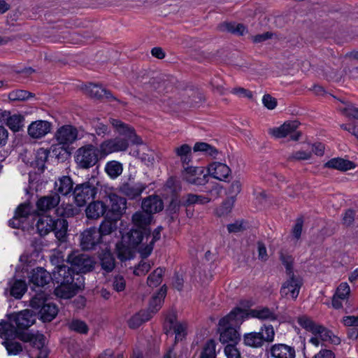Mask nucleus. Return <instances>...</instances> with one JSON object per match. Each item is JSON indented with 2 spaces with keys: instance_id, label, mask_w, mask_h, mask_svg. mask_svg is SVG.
Wrapping results in <instances>:
<instances>
[{
  "instance_id": "f257e3e1",
  "label": "nucleus",
  "mask_w": 358,
  "mask_h": 358,
  "mask_svg": "<svg viewBox=\"0 0 358 358\" xmlns=\"http://www.w3.org/2000/svg\"><path fill=\"white\" fill-rule=\"evenodd\" d=\"M110 124L123 138L117 137L103 141L98 148L101 158L109 154L124 151L129 146V141L134 144H143L142 139L136 134L134 130L117 119H110Z\"/></svg>"
},
{
  "instance_id": "f03ea898",
  "label": "nucleus",
  "mask_w": 358,
  "mask_h": 358,
  "mask_svg": "<svg viewBox=\"0 0 358 358\" xmlns=\"http://www.w3.org/2000/svg\"><path fill=\"white\" fill-rule=\"evenodd\" d=\"M35 315L29 310H24L13 313L8 317V321L0 322V337L2 338H16L26 333L20 331L27 329L35 322Z\"/></svg>"
},
{
  "instance_id": "7ed1b4c3",
  "label": "nucleus",
  "mask_w": 358,
  "mask_h": 358,
  "mask_svg": "<svg viewBox=\"0 0 358 358\" xmlns=\"http://www.w3.org/2000/svg\"><path fill=\"white\" fill-rule=\"evenodd\" d=\"M246 315V310L241 308H235L227 316L219 321L220 333V341L223 343L236 341L239 339V334L235 327L240 325Z\"/></svg>"
},
{
  "instance_id": "20e7f679",
  "label": "nucleus",
  "mask_w": 358,
  "mask_h": 358,
  "mask_svg": "<svg viewBox=\"0 0 358 358\" xmlns=\"http://www.w3.org/2000/svg\"><path fill=\"white\" fill-rule=\"evenodd\" d=\"M275 338V331L272 325L264 324L261 327L259 331H252L245 334L243 343L249 347L259 348L266 343H271Z\"/></svg>"
},
{
  "instance_id": "39448f33",
  "label": "nucleus",
  "mask_w": 358,
  "mask_h": 358,
  "mask_svg": "<svg viewBox=\"0 0 358 358\" xmlns=\"http://www.w3.org/2000/svg\"><path fill=\"white\" fill-rule=\"evenodd\" d=\"M74 158L77 166L83 169L95 166L101 159L98 148L92 144L79 148L75 152Z\"/></svg>"
},
{
  "instance_id": "423d86ee",
  "label": "nucleus",
  "mask_w": 358,
  "mask_h": 358,
  "mask_svg": "<svg viewBox=\"0 0 358 358\" xmlns=\"http://www.w3.org/2000/svg\"><path fill=\"white\" fill-rule=\"evenodd\" d=\"M45 294L43 292L36 294L31 300V306L34 309H40L39 314L43 322L52 321L57 315V307L50 303H45Z\"/></svg>"
},
{
  "instance_id": "0eeeda50",
  "label": "nucleus",
  "mask_w": 358,
  "mask_h": 358,
  "mask_svg": "<svg viewBox=\"0 0 358 358\" xmlns=\"http://www.w3.org/2000/svg\"><path fill=\"white\" fill-rule=\"evenodd\" d=\"M68 262L72 270L77 273H87L92 271L94 266V260L87 255L73 252L68 256Z\"/></svg>"
},
{
  "instance_id": "6e6552de",
  "label": "nucleus",
  "mask_w": 358,
  "mask_h": 358,
  "mask_svg": "<svg viewBox=\"0 0 358 358\" xmlns=\"http://www.w3.org/2000/svg\"><path fill=\"white\" fill-rule=\"evenodd\" d=\"M182 180L191 185H203L208 182V174L203 166H188L182 171Z\"/></svg>"
},
{
  "instance_id": "1a4fd4ad",
  "label": "nucleus",
  "mask_w": 358,
  "mask_h": 358,
  "mask_svg": "<svg viewBox=\"0 0 358 358\" xmlns=\"http://www.w3.org/2000/svg\"><path fill=\"white\" fill-rule=\"evenodd\" d=\"M221 192V188L219 186H214L208 192L207 195H198L194 194H187L182 196L181 205L189 206L194 204H206L214 199L219 196Z\"/></svg>"
},
{
  "instance_id": "9d476101",
  "label": "nucleus",
  "mask_w": 358,
  "mask_h": 358,
  "mask_svg": "<svg viewBox=\"0 0 358 358\" xmlns=\"http://www.w3.org/2000/svg\"><path fill=\"white\" fill-rule=\"evenodd\" d=\"M299 126L298 121H287L280 127L270 129L269 134L278 138L289 136L292 140L297 141L301 135V132L297 131Z\"/></svg>"
},
{
  "instance_id": "9b49d317",
  "label": "nucleus",
  "mask_w": 358,
  "mask_h": 358,
  "mask_svg": "<svg viewBox=\"0 0 358 358\" xmlns=\"http://www.w3.org/2000/svg\"><path fill=\"white\" fill-rule=\"evenodd\" d=\"M96 194V188L88 182L76 185L73 190L75 201L78 206H84L87 201L94 198Z\"/></svg>"
},
{
  "instance_id": "f8f14e48",
  "label": "nucleus",
  "mask_w": 358,
  "mask_h": 358,
  "mask_svg": "<svg viewBox=\"0 0 358 358\" xmlns=\"http://www.w3.org/2000/svg\"><path fill=\"white\" fill-rule=\"evenodd\" d=\"M20 339L29 343L30 345L38 350L37 358H45L48 355L47 349L45 347V337L43 334L36 332V334H25L20 336Z\"/></svg>"
},
{
  "instance_id": "ddd939ff",
  "label": "nucleus",
  "mask_w": 358,
  "mask_h": 358,
  "mask_svg": "<svg viewBox=\"0 0 358 358\" xmlns=\"http://www.w3.org/2000/svg\"><path fill=\"white\" fill-rule=\"evenodd\" d=\"M287 279L283 282L280 294L282 297L296 299L302 285V280L295 275H287Z\"/></svg>"
},
{
  "instance_id": "4468645a",
  "label": "nucleus",
  "mask_w": 358,
  "mask_h": 358,
  "mask_svg": "<svg viewBox=\"0 0 358 358\" xmlns=\"http://www.w3.org/2000/svg\"><path fill=\"white\" fill-rule=\"evenodd\" d=\"M34 215L31 213V208L28 204H21L17 208L15 215L9 220V225L13 228L26 227L25 223L33 220Z\"/></svg>"
},
{
  "instance_id": "2eb2a0df",
  "label": "nucleus",
  "mask_w": 358,
  "mask_h": 358,
  "mask_svg": "<svg viewBox=\"0 0 358 358\" xmlns=\"http://www.w3.org/2000/svg\"><path fill=\"white\" fill-rule=\"evenodd\" d=\"M101 243H103V241L95 227H90L80 234V246L83 250H92Z\"/></svg>"
},
{
  "instance_id": "dca6fc26",
  "label": "nucleus",
  "mask_w": 358,
  "mask_h": 358,
  "mask_svg": "<svg viewBox=\"0 0 358 358\" xmlns=\"http://www.w3.org/2000/svg\"><path fill=\"white\" fill-rule=\"evenodd\" d=\"M84 287L83 282H73L59 284L55 289L57 296L62 299H70Z\"/></svg>"
},
{
  "instance_id": "f3484780",
  "label": "nucleus",
  "mask_w": 358,
  "mask_h": 358,
  "mask_svg": "<svg viewBox=\"0 0 358 358\" xmlns=\"http://www.w3.org/2000/svg\"><path fill=\"white\" fill-rule=\"evenodd\" d=\"M74 273L72 268H69L66 265H58L57 266L53 271L52 275V280L56 282L57 284H64L65 282H73L74 278L73 274Z\"/></svg>"
},
{
  "instance_id": "a211bd4d",
  "label": "nucleus",
  "mask_w": 358,
  "mask_h": 358,
  "mask_svg": "<svg viewBox=\"0 0 358 358\" xmlns=\"http://www.w3.org/2000/svg\"><path fill=\"white\" fill-rule=\"evenodd\" d=\"M350 293V288L347 282L341 283L337 287L332 298V306L335 309L343 308V303H347Z\"/></svg>"
},
{
  "instance_id": "6ab92c4d",
  "label": "nucleus",
  "mask_w": 358,
  "mask_h": 358,
  "mask_svg": "<svg viewBox=\"0 0 358 358\" xmlns=\"http://www.w3.org/2000/svg\"><path fill=\"white\" fill-rule=\"evenodd\" d=\"M268 353L271 358H294L296 355L294 348L284 343L272 345Z\"/></svg>"
},
{
  "instance_id": "aec40b11",
  "label": "nucleus",
  "mask_w": 358,
  "mask_h": 358,
  "mask_svg": "<svg viewBox=\"0 0 358 358\" xmlns=\"http://www.w3.org/2000/svg\"><path fill=\"white\" fill-rule=\"evenodd\" d=\"M78 138V131L71 125H65L58 129L56 134L57 141L59 144L69 145L73 143Z\"/></svg>"
},
{
  "instance_id": "412c9836",
  "label": "nucleus",
  "mask_w": 358,
  "mask_h": 358,
  "mask_svg": "<svg viewBox=\"0 0 358 358\" xmlns=\"http://www.w3.org/2000/svg\"><path fill=\"white\" fill-rule=\"evenodd\" d=\"M208 172L213 178L219 180H224L229 176L231 169L226 164L214 162L208 165Z\"/></svg>"
},
{
  "instance_id": "4be33fe9",
  "label": "nucleus",
  "mask_w": 358,
  "mask_h": 358,
  "mask_svg": "<svg viewBox=\"0 0 358 358\" xmlns=\"http://www.w3.org/2000/svg\"><path fill=\"white\" fill-rule=\"evenodd\" d=\"M29 281L38 287H43L51 280L52 275L41 267L33 269L28 275Z\"/></svg>"
},
{
  "instance_id": "5701e85b",
  "label": "nucleus",
  "mask_w": 358,
  "mask_h": 358,
  "mask_svg": "<svg viewBox=\"0 0 358 358\" xmlns=\"http://www.w3.org/2000/svg\"><path fill=\"white\" fill-rule=\"evenodd\" d=\"M161 231L162 227H159L155 229L152 234L149 233L148 231H144L146 245L145 248L141 247L140 248L139 253L141 257L146 258L151 254L155 243L160 238Z\"/></svg>"
},
{
  "instance_id": "b1692460",
  "label": "nucleus",
  "mask_w": 358,
  "mask_h": 358,
  "mask_svg": "<svg viewBox=\"0 0 358 358\" xmlns=\"http://www.w3.org/2000/svg\"><path fill=\"white\" fill-rule=\"evenodd\" d=\"M51 124L48 121L37 120L32 122L28 127V133L34 138H40L50 131Z\"/></svg>"
},
{
  "instance_id": "393cba45",
  "label": "nucleus",
  "mask_w": 358,
  "mask_h": 358,
  "mask_svg": "<svg viewBox=\"0 0 358 358\" xmlns=\"http://www.w3.org/2000/svg\"><path fill=\"white\" fill-rule=\"evenodd\" d=\"M259 319L260 320L275 321L278 319V315L274 310L267 307H259L246 312L245 318L248 317Z\"/></svg>"
},
{
  "instance_id": "a878e982",
  "label": "nucleus",
  "mask_w": 358,
  "mask_h": 358,
  "mask_svg": "<svg viewBox=\"0 0 358 358\" xmlns=\"http://www.w3.org/2000/svg\"><path fill=\"white\" fill-rule=\"evenodd\" d=\"M50 152L44 148H40L34 153V159L30 166L34 169L36 173H42L45 169V162Z\"/></svg>"
},
{
  "instance_id": "bb28decb",
  "label": "nucleus",
  "mask_w": 358,
  "mask_h": 358,
  "mask_svg": "<svg viewBox=\"0 0 358 358\" xmlns=\"http://www.w3.org/2000/svg\"><path fill=\"white\" fill-rule=\"evenodd\" d=\"M164 208L162 200L158 196H149L142 202V208L152 215Z\"/></svg>"
},
{
  "instance_id": "cd10ccee",
  "label": "nucleus",
  "mask_w": 358,
  "mask_h": 358,
  "mask_svg": "<svg viewBox=\"0 0 358 358\" xmlns=\"http://www.w3.org/2000/svg\"><path fill=\"white\" fill-rule=\"evenodd\" d=\"M146 188L147 185L142 182H137L134 185L126 183L120 187V192L129 199H134L140 196Z\"/></svg>"
},
{
  "instance_id": "c85d7f7f",
  "label": "nucleus",
  "mask_w": 358,
  "mask_h": 358,
  "mask_svg": "<svg viewBox=\"0 0 358 358\" xmlns=\"http://www.w3.org/2000/svg\"><path fill=\"white\" fill-rule=\"evenodd\" d=\"M60 201V196L57 194H50L40 198L36 206L39 210L48 211L55 208Z\"/></svg>"
},
{
  "instance_id": "c756f323",
  "label": "nucleus",
  "mask_w": 358,
  "mask_h": 358,
  "mask_svg": "<svg viewBox=\"0 0 358 358\" xmlns=\"http://www.w3.org/2000/svg\"><path fill=\"white\" fill-rule=\"evenodd\" d=\"M128 243L132 248H137L139 252L141 247L145 248V235L144 231L140 229H131L127 234Z\"/></svg>"
},
{
  "instance_id": "7c9ffc66",
  "label": "nucleus",
  "mask_w": 358,
  "mask_h": 358,
  "mask_svg": "<svg viewBox=\"0 0 358 358\" xmlns=\"http://www.w3.org/2000/svg\"><path fill=\"white\" fill-rule=\"evenodd\" d=\"M85 91L87 95L92 98L106 99H110L113 98L110 92L96 84L90 83L88 85H86Z\"/></svg>"
},
{
  "instance_id": "2f4dec72",
  "label": "nucleus",
  "mask_w": 358,
  "mask_h": 358,
  "mask_svg": "<svg viewBox=\"0 0 358 358\" xmlns=\"http://www.w3.org/2000/svg\"><path fill=\"white\" fill-rule=\"evenodd\" d=\"M106 210V206L102 201H96L90 203L86 210L85 213L88 218L97 219L102 216Z\"/></svg>"
},
{
  "instance_id": "473e14b6",
  "label": "nucleus",
  "mask_w": 358,
  "mask_h": 358,
  "mask_svg": "<svg viewBox=\"0 0 358 358\" xmlns=\"http://www.w3.org/2000/svg\"><path fill=\"white\" fill-rule=\"evenodd\" d=\"M73 182L69 176H62L55 182V190L56 194L63 196L68 195L73 190Z\"/></svg>"
},
{
  "instance_id": "72a5a7b5",
  "label": "nucleus",
  "mask_w": 358,
  "mask_h": 358,
  "mask_svg": "<svg viewBox=\"0 0 358 358\" xmlns=\"http://www.w3.org/2000/svg\"><path fill=\"white\" fill-rule=\"evenodd\" d=\"M36 227L41 236H45L52 231L54 227V219L48 215L38 217Z\"/></svg>"
},
{
  "instance_id": "f704fd0d",
  "label": "nucleus",
  "mask_w": 358,
  "mask_h": 358,
  "mask_svg": "<svg viewBox=\"0 0 358 358\" xmlns=\"http://www.w3.org/2000/svg\"><path fill=\"white\" fill-rule=\"evenodd\" d=\"M324 166L342 171L351 170L355 167L352 162L339 157L330 159L324 164Z\"/></svg>"
},
{
  "instance_id": "c9c22d12",
  "label": "nucleus",
  "mask_w": 358,
  "mask_h": 358,
  "mask_svg": "<svg viewBox=\"0 0 358 358\" xmlns=\"http://www.w3.org/2000/svg\"><path fill=\"white\" fill-rule=\"evenodd\" d=\"M152 215L145 211H138L132 216L134 224L143 231H147V227L150 224Z\"/></svg>"
},
{
  "instance_id": "e433bc0d",
  "label": "nucleus",
  "mask_w": 358,
  "mask_h": 358,
  "mask_svg": "<svg viewBox=\"0 0 358 358\" xmlns=\"http://www.w3.org/2000/svg\"><path fill=\"white\" fill-rule=\"evenodd\" d=\"M109 199L111 211L116 215H122L127 208L126 199L115 194H110Z\"/></svg>"
},
{
  "instance_id": "4c0bfd02",
  "label": "nucleus",
  "mask_w": 358,
  "mask_h": 358,
  "mask_svg": "<svg viewBox=\"0 0 358 358\" xmlns=\"http://www.w3.org/2000/svg\"><path fill=\"white\" fill-rule=\"evenodd\" d=\"M315 336H318L322 341L335 345L341 343V338L331 330L323 326H320Z\"/></svg>"
},
{
  "instance_id": "58836bf2",
  "label": "nucleus",
  "mask_w": 358,
  "mask_h": 358,
  "mask_svg": "<svg viewBox=\"0 0 358 358\" xmlns=\"http://www.w3.org/2000/svg\"><path fill=\"white\" fill-rule=\"evenodd\" d=\"M166 294V287L163 286L161 287L157 295L154 296L151 299L149 304L148 311L147 312L150 313L151 315L157 313L162 307Z\"/></svg>"
},
{
  "instance_id": "ea45409f",
  "label": "nucleus",
  "mask_w": 358,
  "mask_h": 358,
  "mask_svg": "<svg viewBox=\"0 0 358 358\" xmlns=\"http://www.w3.org/2000/svg\"><path fill=\"white\" fill-rule=\"evenodd\" d=\"M68 230V222L64 218L54 219V227L52 231L55 232L56 238L60 241H64Z\"/></svg>"
},
{
  "instance_id": "a19ab883",
  "label": "nucleus",
  "mask_w": 358,
  "mask_h": 358,
  "mask_svg": "<svg viewBox=\"0 0 358 358\" xmlns=\"http://www.w3.org/2000/svg\"><path fill=\"white\" fill-rule=\"evenodd\" d=\"M221 31H226L237 36H243L248 32L247 28L243 24L236 22H224L220 25Z\"/></svg>"
},
{
  "instance_id": "79ce46f5",
  "label": "nucleus",
  "mask_w": 358,
  "mask_h": 358,
  "mask_svg": "<svg viewBox=\"0 0 358 358\" xmlns=\"http://www.w3.org/2000/svg\"><path fill=\"white\" fill-rule=\"evenodd\" d=\"M117 229V224L115 221L110 220H104L100 224L99 228L97 229L100 237L104 242L108 236H110Z\"/></svg>"
},
{
  "instance_id": "37998d69",
  "label": "nucleus",
  "mask_w": 358,
  "mask_h": 358,
  "mask_svg": "<svg viewBox=\"0 0 358 358\" xmlns=\"http://www.w3.org/2000/svg\"><path fill=\"white\" fill-rule=\"evenodd\" d=\"M174 152L183 165L188 164L192 160V148L187 144L175 148Z\"/></svg>"
},
{
  "instance_id": "c03bdc74",
  "label": "nucleus",
  "mask_w": 358,
  "mask_h": 358,
  "mask_svg": "<svg viewBox=\"0 0 358 358\" xmlns=\"http://www.w3.org/2000/svg\"><path fill=\"white\" fill-rule=\"evenodd\" d=\"M27 287L24 280H15L10 283V295L15 299H20L27 291Z\"/></svg>"
},
{
  "instance_id": "a18cd8bd",
  "label": "nucleus",
  "mask_w": 358,
  "mask_h": 358,
  "mask_svg": "<svg viewBox=\"0 0 358 358\" xmlns=\"http://www.w3.org/2000/svg\"><path fill=\"white\" fill-rule=\"evenodd\" d=\"M152 315L147 311H141L133 315L128 321V325L131 329L139 327L143 322L149 320Z\"/></svg>"
},
{
  "instance_id": "49530a36",
  "label": "nucleus",
  "mask_w": 358,
  "mask_h": 358,
  "mask_svg": "<svg viewBox=\"0 0 358 358\" xmlns=\"http://www.w3.org/2000/svg\"><path fill=\"white\" fill-rule=\"evenodd\" d=\"M101 268L106 272H110L115 267V258L109 250L100 255Z\"/></svg>"
},
{
  "instance_id": "de8ad7c7",
  "label": "nucleus",
  "mask_w": 358,
  "mask_h": 358,
  "mask_svg": "<svg viewBox=\"0 0 358 358\" xmlns=\"http://www.w3.org/2000/svg\"><path fill=\"white\" fill-rule=\"evenodd\" d=\"M193 150L194 152H203L213 158H215L218 154V150L215 147L204 142L196 143L193 147Z\"/></svg>"
},
{
  "instance_id": "09e8293b",
  "label": "nucleus",
  "mask_w": 358,
  "mask_h": 358,
  "mask_svg": "<svg viewBox=\"0 0 358 358\" xmlns=\"http://www.w3.org/2000/svg\"><path fill=\"white\" fill-rule=\"evenodd\" d=\"M193 150L194 152H203L213 158H215L218 154V150L215 147L204 142L196 143L193 147Z\"/></svg>"
},
{
  "instance_id": "8fccbe9b",
  "label": "nucleus",
  "mask_w": 358,
  "mask_h": 358,
  "mask_svg": "<svg viewBox=\"0 0 358 358\" xmlns=\"http://www.w3.org/2000/svg\"><path fill=\"white\" fill-rule=\"evenodd\" d=\"M216 343L210 339L208 340L203 345L199 358H216Z\"/></svg>"
},
{
  "instance_id": "3c124183",
  "label": "nucleus",
  "mask_w": 358,
  "mask_h": 358,
  "mask_svg": "<svg viewBox=\"0 0 358 358\" xmlns=\"http://www.w3.org/2000/svg\"><path fill=\"white\" fill-rule=\"evenodd\" d=\"M105 171L111 178H116L122 174L123 169L121 163L111 161L106 164Z\"/></svg>"
},
{
  "instance_id": "603ef678",
  "label": "nucleus",
  "mask_w": 358,
  "mask_h": 358,
  "mask_svg": "<svg viewBox=\"0 0 358 358\" xmlns=\"http://www.w3.org/2000/svg\"><path fill=\"white\" fill-rule=\"evenodd\" d=\"M297 321L301 327H302L307 331H310L314 335H315L317 331H319L318 329L321 326L316 324L310 317L305 315L299 317Z\"/></svg>"
},
{
  "instance_id": "864d4df0",
  "label": "nucleus",
  "mask_w": 358,
  "mask_h": 358,
  "mask_svg": "<svg viewBox=\"0 0 358 358\" xmlns=\"http://www.w3.org/2000/svg\"><path fill=\"white\" fill-rule=\"evenodd\" d=\"M23 116L14 114L8 117L6 124L12 131H18L23 127Z\"/></svg>"
},
{
  "instance_id": "5fc2aeb1",
  "label": "nucleus",
  "mask_w": 358,
  "mask_h": 358,
  "mask_svg": "<svg viewBox=\"0 0 358 358\" xmlns=\"http://www.w3.org/2000/svg\"><path fill=\"white\" fill-rule=\"evenodd\" d=\"M342 106H339L338 108L343 115L348 117L358 120V108L349 102L342 101Z\"/></svg>"
},
{
  "instance_id": "6e6d98bb",
  "label": "nucleus",
  "mask_w": 358,
  "mask_h": 358,
  "mask_svg": "<svg viewBox=\"0 0 358 358\" xmlns=\"http://www.w3.org/2000/svg\"><path fill=\"white\" fill-rule=\"evenodd\" d=\"M235 203L234 196L226 199L222 204L217 209L216 213L218 216H225L228 215L232 210Z\"/></svg>"
},
{
  "instance_id": "4d7b16f0",
  "label": "nucleus",
  "mask_w": 358,
  "mask_h": 358,
  "mask_svg": "<svg viewBox=\"0 0 358 358\" xmlns=\"http://www.w3.org/2000/svg\"><path fill=\"white\" fill-rule=\"evenodd\" d=\"M164 269L162 268H156L148 278L147 283L150 287L158 286L162 280L164 274Z\"/></svg>"
},
{
  "instance_id": "13d9d810",
  "label": "nucleus",
  "mask_w": 358,
  "mask_h": 358,
  "mask_svg": "<svg viewBox=\"0 0 358 358\" xmlns=\"http://www.w3.org/2000/svg\"><path fill=\"white\" fill-rule=\"evenodd\" d=\"M10 338H4L5 341L2 344L5 346L9 355H16L22 350V347L20 343L17 342H13L9 341Z\"/></svg>"
},
{
  "instance_id": "bf43d9fd",
  "label": "nucleus",
  "mask_w": 358,
  "mask_h": 358,
  "mask_svg": "<svg viewBox=\"0 0 358 358\" xmlns=\"http://www.w3.org/2000/svg\"><path fill=\"white\" fill-rule=\"evenodd\" d=\"M186 324L180 322L173 326V327L169 329V330H167L166 334H168L171 330H173L175 334V341L178 342L182 341L185 338L186 335Z\"/></svg>"
},
{
  "instance_id": "052dcab7",
  "label": "nucleus",
  "mask_w": 358,
  "mask_h": 358,
  "mask_svg": "<svg viewBox=\"0 0 358 358\" xmlns=\"http://www.w3.org/2000/svg\"><path fill=\"white\" fill-rule=\"evenodd\" d=\"M143 259H145L142 257ZM153 264L150 260L142 259L137 266L134 270V273L136 275H145L152 268Z\"/></svg>"
},
{
  "instance_id": "680f3d73",
  "label": "nucleus",
  "mask_w": 358,
  "mask_h": 358,
  "mask_svg": "<svg viewBox=\"0 0 358 358\" xmlns=\"http://www.w3.org/2000/svg\"><path fill=\"white\" fill-rule=\"evenodd\" d=\"M31 96H33L31 93L22 90L12 91L8 94L10 101H25Z\"/></svg>"
},
{
  "instance_id": "e2e57ef3",
  "label": "nucleus",
  "mask_w": 358,
  "mask_h": 358,
  "mask_svg": "<svg viewBox=\"0 0 358 358\" xmlns=\"http://www.w3.org/2000/svg\"><path fill=\"white\" fill-rule=\"evenodd\" d=\"M69 328L71 330L80 334H86L88 331L87 324L84 322L79 320H74L69 322Z\"/></svg>"
},
{
  "instance_id": "0e129e2a",
  "label": "nucleus",
  "mask_w": 358,
  "mask_h": 358,
  "mask_svg": "<svg viewBox=\"0 0 358 358\" xmlns=\"http://www.w3.org/2000/svg\"><path fill=\"white\" fill-rule=\"evenodd\" d=\"M224 352L227 358H243L240 350L236 345H227L224 347Z\"/></svg>"
},
{
  "instance_id": "69168bd1",
  "label": "nucleus",
  "mask_w": 358,
  "mask_h": 358,
  "mask_svg": "<svg viewBox=\"0 0 358 358\" xmlns=\"http://www.w3.org/2000/svg\"><path fill=\"white\" fill-rule=\"evenodd\" d=\"M280 260L286 269L287 275H294L293 271V261L294 259L290 255H280Z\"/></svg>"
},
{
  "instance_id": "338daca9",
  "label": "nucleus",
  "mask_w": 358,
  "mask_h": 358,
  "mask_svg": "<svg viewBox=\"0 0 358 358\" xmlns=\"http://www.w3.org/2000/svg\"><path fill=\"white\" fill-rule=\"evenodd\" d=\"M92 125L98 136H104L108 133V126L100 122L99 120H94Z\"/></svg>"
},
{
  "instance_id": "774afa93",
  "label": "nucleus",
  "mask_w": 358,
  "mask_h": 358,
  "mask_svg": "<svg viewBox=\"0 0 358 358\" xmlns=\"http://www.w3.org/2000/svg\"><path fill=\"white\" fill-rule=\"evenodd\" d=\"M311 156V152L304 150H299L293 152L289 157V161L294 160H306L308 159Z\"/></svg>"
}]
</instances>
